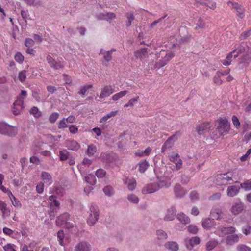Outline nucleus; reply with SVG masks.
I'll use <instances>...</instances> for the list:
<instances>
[{"instance_id": "1", "label": "nucleus", "mask_w": 251, "mask_h": 251, "mask_svg": "<svg viewBox=\"0 0 251 251\" xmlns=\"http://www.w3.org/2000/svg\"><path fill=\"white\" fill-rule=\"evenodd\" d=\"M232 52H233L234 58L237 57L240 54L245 53L242 57L241 63L249 64L251 62V47L240 45Z\"/></svg>"}, {"instance_id": "2", "label": "nucleus", "mask_w": 251, "mask_h": 251, "mask_svg": "<svg viewBox=\"0 0 251 251\" xmlns=\"http://www.w3.org/2000/svg\"><path fill=\"white\" fill-rule=\"evenodd\" d=\"M234 174V172L228 171L225 173L217 175L216 177V183L219 186L231 184L230 182L233 180Z\"/></svg>"}, {"instance_id": "3", "label": "nucleus", "mask_w": 251, "mask_h": 251, "mask_svg": "<svg viewBox=\"0 0 251 251\" xmlns=\"http://www.w3.org/2000/svg\"><path fill=\"white\" fill-rule=\"evenodd\" d=\"M219 123L218 126L217 128L219 135L224 136L227 134L230 130V124L227 118H220L218 120Z\"/></svg>"}, {"instance_id": "4", "label": "nucleus", "mask_w": 251, "mask_h": 251, "mask_svg": "<svg viewBox=\"0 0 251 251\" xmlns=\"http://www.w3.org/2000/svg\"><path fill=\"white\" fill-rule=\"evenodd\" d=\"M89 216L88 218L87 223L90 226L94 225L99 219V210L96 205L92 204L90 209Z\"/></svg>"}, {"instance_id": "5", "label": "nucleus", "mask_w": 251, "mask_h": 251, "mask_svg": "<svg viewBox=\"0 0 251 251\" xmlns=\"http://www.w3.org/2000/svg\"><path fill=\"white\" fill-rule=\"evenodd\" d=\"M115 92V90L111 85H106L101 89L99 97L104 99L109 97Z\"/></svg>"}, {"instance_id": "6", "label": "nucleus", "mask_w": 251, "mask_h": 251, "mask_svg": "<svg viewBox=\"0 0 251 251\" xmlns=\"http://www.w3.org/2000/svg\"><path fill=\"white\" fill-rule=\"evenodd\" d=\"M185 242L187 248L191 250L195 246L200 244L201 240L199 237L194 236L191 238L186 239Z\"/></svg>"}, {"instance_id": "7", "label": "nucleus", "mask_w": 251, "mask_h": 251, "mask_svg": "<svg viewBox=\"0 0 251 251\" xmlns=\"http://www.w3.org/2000/svg\"><path fill=\"white\" fill-rule=\"evenodd\" d=\"M91 248V245L88 242L82 241L75 246V251H90Z\"/></svg>"}, {"instance_id": "8", "label": "nucleus", "mask_w": 251, "mask_h": 251, "mask_svg": "<svg viewBox=\"0 0 251 251\" xmlns=\"http://www.w3.org/2000/svg\"><path fill=\"white\" fill-rule=\"evenodd\" d=\"M170 161L176 165V170H179L182 167V161L178 153H173L170 156Z\"/></svg>"}, {"instance_id": "9", "label": "nucleus", "mask_w": 251, "mask_h": 251, "mask_svg": "<svg viewBox=\"0 0 251 251\" xmlns=\"http://www.w3.org/2000/svg\"><path fill=\"white\" fill-rule=\"evenodd\" d=\"M159 190V186L156 182L148 184L145 186L142 190V192L144 194L154 193Z\"/></svg>"}, {"instance_id": "10", "label": "nucleus", "mask_w": 251, "mask_h": 251, "mask_svg": "<svg viewBox=\"0 0 251 251\" xmlns=\"http://www.w3.org/2000/svg\"><path fill=\"white\" fill-rule=\"evenodd\" d=\"M47 60L50 67L54 69L58 70L64 67V65L62 62H56L50 55L47 56Z\"/></svg>"}, {"instance_id": "11", "label": "nucleus", "mask_w": 251, "mask_h": 251, "mask_svg": "<svg viewBox=\"0 0 251 251\" xmlns=\"http://www.w3.org/2000/svg\"><path fill=\"white\" fill-rule=\"evenodd\" d=\"M244 209V205L242 202L234 203L231 207L230 212L234 215L241 213Z\"/></svg>"}, {"instance_id": "12", "label": "nucleus", "mask_w": 251, "mask_h": 251, "mask_svg": "<svg viewBox=\"0 0 251 251\" xmlns=\"http://www.w3.org/2000/svg\"><path fill=\"white\" fill-rule=\"evenodd\" d=\"M210 128V123L204 122L199 125L197 126V131L199 135H203L205 133L209 132Z\"/></svg>"}, {"instance_id": "13", "label": "nucleus", "mask_w": 251, "mask_h": 251, "mask_svg": "<svg viewBox=\"0 0 251 251\" xmlns=\"http://www.w3.org/2000/svg\"><path fill=\"white\" fill-rule=\"evenodd\" d=\"M70 215L68 213H64L59 216L56 220V224L58 226H64L66 222L69 220Z\"/></svg>"}, {"instance_id": "14", "label": "nucleus", "mask_w": 251, "mask_h": 251, "mask_svg": "<svg viewBox=\"0 0 251 251\" xmlns=\"http://www.w3.org/2000/svg\"><path fill=\"white\" fill-rule=\"evenodd\" d=\"M41 177L44 182V184H45L48 186H50L52 184L53 182L52 178L50 174L48 172L43 171L41 173Z\"/></svg>"}, {"instance_id": "15", "label": "nucleus", "mask_w": 251, "mask_h": 251, "mask_svg": "<svg viewBox=\"0 0 251 251\" xmlns=\"http://www.w3.org/2000/svg\"><path fill=\"white\" fill-rule=\"evenodd\" d=\"M240 188L236 185H231L228 186L227 188V195L228 197H235L240 192Z\"/></svg>"}, {"instance_id": "16", "label": "nucleus", "mask_w": 251, "mask_h": 251, "mask_svg": "<svg viewBox=\"0 0 251 251\" xmlns=\"http://www.w3.org/2000/svg\"><path fill=\"white\" fill-rule=\"evenodd\" d=\"M174 191L176 196L179 198L183 197L187 193V191L178 184L175 186Z\"/></svg>"}, {"instance_id": "17", "label": "nucleus", "mask_w": 251, "mask_h": 251, "mask_svg": "<svg viewBox=\"0 0 251 251\" xmlns=\"http://www.w3.org/2000/svg\"><path fill=\"white\" fill-rule=\"evenodd\" d=\"M176 215V209L174 207H171L168 209L164 219L165 221H170L175 219Z\"/></svg>"}, {"instance_id": "18", "label": "nucleus", "mask_w": 251, "mask_h": 251, "mask_svg": "<svg viewBox=\"0 0 251 251\" xmlns=\"http://www.w3.org/2000/svg\"><path fill=\"white\" fill-rule=\"evenodd\" d=\"M0 211L3 218L9 217L10 215V210L7 206V204L2 201H0Z\"/></svg>"}, {"instance_id": "19", "label": "nucleus", "mask_w": 251, "mask_h": 251, "mask_svg": "<svg viewBox=\"0 0 251 251\" xmlns=\"http://www.w3.org/2000/svg\"><path fill=\"white\" fill-rule=\"evenodd\" d=\"M66 145L69 150L77 151L80 148L79 144L75 141L68 140L66 141Z\"/></svg>"}, {"instance_id": "20", "label": "nucleus", "mask_w": 251, "mask_h": 251, "mask_svg": "<svg viewBox=\"0 0 251 251\" xmlns=\"http://www.w3.org/2000/svg\"><path fill=\"white\" fill-rule=\"evenodd\" d=\"M156 183L159 186V190L163 188H168L171 185V180L168 178H161Z\"/></svg>"}, {"instance_id": "21", "label": "nucleus", "mask_w": 251, "mask_h": 251, "mask_svg": "<svg viewBox=\"0 0 251 251\" xmlns=\"http://www.w3.org/2000/svg\"><path fill=\"white\" fill-rule=\"evenodd\" d=\"M124 183L127 185V188L129 190L133 191L136 187V181L135 179H129L126 178L123 180Z\"/></svg>"}, {"instance_id": "22", "label": "nucleus", "mask_w": 251, "mask_h": 251, "mask_svg": "<svg viewBox=\"0 0 251 251\" xmlns=\"http://www.w3.org/2000/svg\"><path fill=\"white\" fill-rule=\"evenodd\" d=\"M239 241V237L237 234H232L226 237V242L227 245H232Z\"/></svg>"}, {"instance_id": "23", "label": "nucleus", "mask_w": 251, "mask_h": 251, "mask_svg": "<svg viewBox=\"0 0 251 251\" xmlns=\"http://www.w3.org/2000/svg\"><path fill=\"white\" fill-rule=\"evenodd\" d=\"M202 226L203 228L209 229L212 228L214 225V221L210 218H205L202 221Z\"/></svg>"}, {"instance_id": "24", "label": "nucleus", "mask_w": 251, "mask_h": 251, "mask_svg": "<svg viewBox=\"0 0 251 251\" xmlns=\"http://www.w3.org/2000/svg\"><path fill=\"white\" fill-rule=\"evenodd\" d=\"M222 214V211L220 208H213L211 211V215L213 219H220Z\"/></svg>"}, {"instance_id": "25", "label": "nucleus", "mask_w": 251, "mask_h": 251, "mask_svg": "<svg viewBox=\"0 0 251 251\" xmlns=\"http://www.w3.org/2000/svg\"><path fill=\"white\" fill-rule=\"evenodd\" d=\"M134 55L136 58L142 59L148 56L147 48H142L134 52Z\"/></svg>"}, {"instance_id": "26", "label": "nucleus", "mask_w": 251, "mask_h": 251, "mask_svg": "<svg viewBox=\"0 0 251 251\" xmlns=\"http://www.w3.org/2000/svg\"><path fill=\"white\" fill-rule=\"evenodd\" d=\"M116 18V15L112 12H108L106 14H100L99 15V19L105 20L107 21L110 22L111 20Z\"/></svg>"}, {"instance_id": "27", "label": "nucleus", "mask_w": 251, "mask_h": 251, "mask_svg": "<svg viewBox=\"0 0 251 251\" xmlns=\"http://www.w3.org/2000/svg\"><path fill=\"white\" fill-rule=\"evenodd\" d=\"M220 231L223 234H231L236 232V228L233 226L223 227L220 229Z\"/></svg>"}, {"instance_id": "28", "label": "nucleus", "mask_w": 251, "mask_h": 251, "mask_svg": "<svg viewBox=\"0 0 251 251\" xmlns=\"http://www.w3.org/2000/svg\"><path fill=\"white\" fill-rule=\"evenodd\" d=\"M178 220L183 224H187L190 223V218L183 213H180L177 215Z\"/></svg>"}, {"instance_id": "29", "label": "nucleus", "mask_w": 251, "mask_h": 251, "mask_svg": "<svg viewBox=\"0 0 251 251\" xmlns=\"http://www.w3.org/2000/svg\"><path fill=\"white\" fill-rule=\"evenodd\" d=\"M127 93L128 91L126 90L121 91L113 95L111 97V99L114 101H116L120 100L121 98L125 96L127 94Z\"/></svg>"}, {"instance_id": "30", "label": "nucleus", "mask_w": 251, "mask_h": 251, "mask_svg": "<svg viewBox=\"0 0 251 251\" xmlns=\"http://www.w3.org/2000/svg\"><path fill=\"white\" fill-rule=\"evenodd\" d=\"M227 5L230 7L232 10H233L236 12L243 6L237 2L233 1H228L227 3Z\"/></svg>"}, {"instance_id": "31", "label": "nucleus", "mask_w": 251, "mask_h": 251, "mask_svg": "<svg viewBox=\"0 0 251 251\" xmlns=\"http://www.w3.org/2000/svg\"><path fill=\"white\" fill-rule=\"evenodd\" d=\"M166 248L172 251H177L178 250V246L176 242H169L165 245Z\"/></svg>"}, {"instance_id": "32", "label": "nucleus", "mask_w": 251, "mask_h": 251, "mask_svg": "<svg viewBox=\"0 0 251 251\" xmlns=\"http://www.w3.org/2000/svg\"><path fill=\"white\" fill-rule=\"evenodd\" d=\"M218 244V242L212 239L207 242L206 244V250L208 251H210L214 249Z\"/></svg>"}, {"instance_id": "33", "label": "nucleus", "mask_w": 251, "mask_h": 251, "mask_svg": "<svg viewBox=\"0 0 251 251\" xmlns=\"http://www.w3.org/2000/svg\"><path fill=\"white\" fill-rule=\"evenodd\" d=\"M174 142L168 138L162 146L161 150L162 152H164L168 149H171L174 146Z\"/></svg>"}, {"instance_id": "34", "label": "nucleus", "mask_w": 251, "mask_h": 251, "mask_svg": "<svg viewBox=\"0 0 251 251\" xmlns=\"http://www.w3.org/2000/svg\"><path fill=\"white\" fill-rule=\"evenodd\" d=\"M139 171L140 173H144L147 170L149 164L146 160H141L139 162Z\"/></svg>"}, {"instance_id": "35", "label": "nucleus", "mask_w": 251, "mask_h": 251, "mask_svg": "<svg viewBox=\"0 0 251 251\" xmlns=\"http://www.w3.org/2000/svg\"><path fill=\"white\" fill-rule=\"evenodd\" d=\"M49 201L50 206L58 207L60 205L59 202L57 201L56 197L54 195L50 196L49 198Z\"/></svg>"}, {"instance_id": "36", "label": "nucleus", "mask_w": 251, "mask_h": 251, "mask_svg": "<svg viewBox=\"0 0 251 251\" xmlns=\"http://www.w3.org/2000/svg\"><path fill=\"white\" fill-rule=\"evenodd\" d=\"M17 133L16 129L10 125H8L7 130H6V133L4 134L9 136H14Z\"/></svg>"}, {"instance_id": "37", "label": "nucleus", "mask_w": 251, "mask_h": 251, "mask_svg": "<svg viewBox=\"0 0 251 251\" xmlns=\"http://www.w3.org/2000/svg\"><path fill=\"white\" fill-rule=\"evenodd\" d=\"M118 112L117 110L116 111H112L106 114V115L104 116L103 117H102L100 120V123H104L107 121L110 118L115 116Z\"/></svg>"}, {"instance_id": "38", "label": "nucleus", "mask_w": 251, "mask_h": 251, "mask_svg": "<svg viewBox=\"0 0 251 251\" xmlns=\"http://www.w3.org/2000/svg\"><path fill=\"white\" fill-rule=\"evenodd\" d=\"M240 187L245 191L251 190V180H247L240 185Z\"/></svg>"}, {"instance_id": "39", "label": "nucleus", "mask_w": 251, "mask_h": 251, "mask_svg": "<svg viewBox=\"0 0 251 251\" xmlns=\"http://www.w3.org/2000/svg\"><path fill=\"white\" fill-rule=\"evenodd\" d=\"M100 54L103 55L104 59L107 62H109L112 59V54H111L110 51H107L103 52V50L101 49L100 50Z\"/></svg>"}, {"instance_id": "40", "label": "nucleus", "mask_w": 251, "mask_h": 251, "mask_svg": "<svg viewBox=\"0 0 251 251\" xmlns=\"http://www.w3.org/2000/svg\"><path fill=\"white\" fill-rule=\"evenodd\" d=\"M17 246L13 244L7 243L3 246L4 251H17Z\"/></svg>"}, {"instance_id": "41", "label": "nucleus", "mask_w": 251, "mask_h": 251, "mask_svg": "<svg viewBox=\"0 0 251 251\" xmlns=\"http://www.w3.org/2000/svg\"><path fill=\"white\" fill-rule=\"evenodd\" d=\"M205 22L201 18H199L198 22L196 24V27L194 28L195 30L202 29L205 25Z\"/></svg>"}, {"instance_id": "42", "label": "nucleus", "mask_w": 251, "mask_h": 251, "mask_svg": "<svg viewBox=\"0 0 251 251\" xmlns=\"http://www.w3.org/2000/svg\"><path fill=\"white\" fill-rule=\"evenodd\" d=\"M9 198H10L12 205L16 207H21V203L20 201L16 199L15 196L12 193V196H9Z\"/></svg>"}, {"instance_id": "43", "label": "nucleus", "mask_w": 251, "mask_h": 251, "mask_svg": "<svg viewBox=\"0 0 251 251\" xmlns=\"http://www.w3.org/2000/svg\"><path fill=\"white\" fill-rule=\"evenodd\" d=\"M96 151L97 148L95 145L94 144H90L88 146L87 153L89 156H93Z\"/></svg>"}, {"instance_id": "44", "label": "nucleus", "mask_w": 251, "mask_h": 251, "mask_svg": "<svg viewBox=\"0 0 251 251\" xmlns=\"http://www.w3.org/2000/svg\"><path fill=\"white\" fill-rule=\"evenodd\" d=\"M31 114H32L35 118H39L42 116V113L39 111L38 108L36 107H33L29 111Z\"/></svg>"}, {"instance_id": "45", "label": "nucleus", "mask_w": 251, "mask_h": 251, "mask_svg": "<svg viewBox=\"0 0 251 251\" xmlns=\"http://www.w3.org/2000/svg\"><path fill=\"white\" fill-rule=\"evenodd\" d=\"M234 57L233 52H231L226 56V58L223 60V64L225 66H229L231 64L232 58Z\"/></svg>"}, {"instance_id": "46", "label": "nucleus", "mask_w": 251, "mask_h": 251, "mask_svg": "<svg viewBox=\"0 0 251 251\" xmlns=\"http://www.w3.org/2000/svg\"><path fill=\"white\" fill-rule=\"evenodd\" d=\"M33 243L24 244L21 247V251H34Z\"/></svg>"}, {"instance_id": "47", "label": "nucleus", "mask_w": 251, "mask_h": 251, "mask_svg": "<svg viewBox=\"0 0 251 251\" xmlns=\"http://www.w3.org/2000/svg\"><path fill=\"white\" fill-rule=\"evenodd\" d=\"M139 100V97L138 96L130 99L128 102L124 105V107L133 106L134 103L137 102Z\"/></svg>"}, {"instance_id": "48", "label": "nucleus", "mask_w": 251, "mask_h": 251, "mask_svg": "<svg viewBox=\"0 0 251 251\" xmlns=\"http://www.w3.org/2000/svg\"><path fill=\"white\" fill-rule=\"evenodd\" d=\"M245 11H246V9H245V8L243 6H242L240 9V10H238V11H237L235 13H236V16L241 19H243L245 16Z\"/></svg>"}, {"instance_id": "49", "label": "nucleus", "mask_w": 251, "mask_h": 251, "mask_svg": "<svg viewBox=\"0 0 251 251\" xmlns=\"http://www.w3.org/2000/svg\"><path fill=\"white\" fill-rule=\"evenodd\" d=\"M57 238L58 240L59 241V244L63 246H64V243H63V240L64 238V233L62 230H60L58 231L57 233Z\"/></svg>"}, {"instance_id": "50", "label": "nucleus", "mask_w": 251, "mask_h": 251, "mask_svg": "<svg viewBox=\"0 0 251 251\" xmlns=\"http://www.w3.org/2000/svg\"><path fill=\"white\" fill-rule=\"evenodd\" d=\"M59 116V114L57 112L52 113L49 117V120L51 124L54 123Z\"/></svg>"}, {"instance_id": "51", "label": "nucleus", "mask_w": 251, "mask_h": 251, "mask_svg": "<svg viewBox=\"0 0 251 251\" xmlns=\"http://www.w3.org/2000/svg\"><path fill=\"white\" fill-rule=\"evenodd\" d=\"M188 231L193 234H196L198 232V227L194 225H190L187 226Z\"/></svg>"}, {"instance_id": "52", "label": "nucleus", "mask_w": 251, "mask_h": 251, "mask_svg": "<svg viewBox=\"0 0 251 251\" xmlns=\"http://www.w3.org/2000/svg\"><path fill=\"white\" fill-rule=\"evenodd\" d=\"M103 191L105 194L107 196H110L114 194V189L110 186H107L103 189Z\"/></svg>"}, {"instance_id": "53", "label": "nucleus", "mask_w": 251, "mask_h": 251, "mask_svg": "<svg viewBox=\"0 0 251 251\" xmlns=\"http://www.w3.org/2000/svg\"><path fill=\"white\" fill-rule=\"evenodd\" d=\"M181 134L182 132L180 131H177L169 138L174 143L178 140V138L181 135Z\"/></svg>"}, {"instance_id": "54", "label": "nucleus", "mask_w": 251, "mask_h": 251, "mask_svg": "<svg viewBox=\"0 0 251 251\" xmlns=\"http://www.w3.org/2000/svg\"><path fill=\"white\" fill-rule=\"evenodd\" d=\"M157 238L159 240H164L167 238V234L163 230H158L156 231Z\"/></svg>"}, {"instance_id": "55", "label": "nucleus", "mask_w": 251, "mask_h": 251, "mask_svg": "<svg viewBox=\"0 0 251 251\" xmlns=\"http://www.w3.org/2000/svg\"><path fill=\"white\" fill-rule=\"evenodd\" d=\"M189 197L192 201H195L199 199V194L195 190H193L190 192Z\"/></svg>"}, {"instance_id": "56", "label": "nucleus", "mask_w": 251, "mask_h": 251, "mask_svg": "<svg viewBox=\"0 0 251 251\" xmlns=\"http://www.w3.org/2000/svg\"><path fill=\"white\" fill-rule=\"evenodd\" d=\"M167 64L166 60L163 58L158 61L154 65V68L157 69H160L161 67H164Z\"/></svg>"}, {"instance_id": "57", "label": "nucleus", "mask_w": 251, "mask_h": 251, "mask_svg": "<svg viewBox=\"0 0 251 251\" xmlns=\"http://www.w3.org/2000/svg\"><path fill=\"white\" fill-rule=\"evenodd\" d=\"M232 122L233 125H234V127L238 129L240 127V122L239 121V119L238 118V117L236 116H235V115L232 116Z\"/></svg>"}, {"instance_id": "58", "label": "nucleus", "mask_w": 251, "mask_h": 251, "mask_svg": "<svg viewBox=\"0 0 251 251\" xmlns=\"http://www.w3.org/2000/svg\"><path fill=\"white\" fill-rule=\"evenodd\" d=\"M213 82L215 84L218 86L221 85L223 83L221 77L218 73H216V75L213 77Z\"/></svg>"}, {"instance_id": "59", "label": "nucleus", "mask_w": 251, "mask_h": 251, "mask_svg": "<svg viewBox=\"0 0 251 251\" xmlns=\"http://www.w3.org/2000/svg\"><path fill=\"white\" fill-rule=\"evenodd\" d=\"M24 101V98H22L21 96L18 97L17 98V100L13 103L14 106H18L20 108V109H22L23 104Z\"/></svg>"}, {"instance_id": "60", "label": "nucleus", "mask_w": 251, "mask_h": 251, "mask_svg": "<svg viewBox=\"0 0 251 251\" xmlns=\"http://www.w3.org/2000/svg\"><path fill=\"white\" fill-rule=\"evenodd\" d=\"M126 18L127 19V22L126 25L127 27H129L132 24V22L134 19V16L132 13H127L126 15Z\"/></svg>"}, {"instance_id": "61", "label": "nucleus", "mask_w": 251, "mask_h": 251, "mask_svg": "<svg viewBox=\"0 0 251 251\" xmlns=\"http://www.w3.org/2000/svg\"><path fill=\"white\" fill-rule=\"evenodd\" d=\"M204 5L206 6L212 10H215L217 7V4L215 2L208 0H207L206 3Z\"/></svg>"}, {"instance_id": "62", "label": "nucleus", "mask_w": 251, "mask_h": 251, "mask_svg": "<svg viewBox=\"0 0 251 251\" xmlns=\"http://www.w3.org/2000/svg\"><path fill=\"white\" fill-rule=\"evenodd\" d=\"M68 151L66 150L59 151V158L61 160L64 161L68 158Z\"/></svg>"}, {"instance_id": "63", "label": "nucleus", "mask_w": 251, "mask_h": 251, "mask_svg": "<svg viewBox=\"0 0 251 251\" xmlns=\"http://www.w3.org/2000/svg\"><path fill=\"white\" fill-rule=\"evenodd\" d=\"M44 184L43 182H40L37 183L36 186V190L39 194H42L44 191Z\"/></svg>"}, {"instance_id": "64", "label": "nucleus", "mask_w": 251, "mask_h": 251, "mask_svg": "<svg viewBox=\"0 0 251 251\" xmlns=\"http://www.w3.org/2000/svg\"><path fill=\"white\" fill-rule=\"evenodd\" d=\"M237 250V251H251V248L244 244L238 245Z\"/></svg>"}]
</instances>
